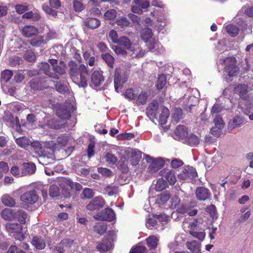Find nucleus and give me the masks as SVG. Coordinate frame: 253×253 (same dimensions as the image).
Returning <instances> with one entry per match:
<instances>
[{
  "label": "nucleus",
  "mask_w": 253,
  "mask_h": 253,
  "mask_svg": "<svg viewBox=\"0 0 253 253\" xmlns=\"http://www.w3.org/2000/svg\"><path fill=\"white\" fill-rule=\"evenodd\" d=\"M117 12L115 10L111 9L106 11L104 14V18L106 20H113L116 18Z\"/></svg>",
  "instance_id": "8fccbe9b"
},
{
  "label": "nucleus",
  "mask_w": 253,
  "mask_h": 253,
  "mask_svg": "<svg viewBox=\"0 0 253 253\" xmlns=\"http://www.w3.org/2000/svg\"><path fill=\"white\" fill-rule=\"evenodd\" d=\"M29 84L30 87L34 90H38L42 88L41 80L37 77L32 79L29 82Z\"/></svg>",
  "instance_id": "79ce46f5"
},
{
  "label": "nucleus",
  "mask_w": 253,
  "mask_h": 253,
  "mask_svg": "<svg viewBox=\"0 0 253 253\" xmlns=\"http://www.w3.org/2000/svg\"><path fill=\"white\" fill-rule=\"evenodd\" d=\"M197 226V220L189 224V233L194 237L202 241L205 237V233L203 231L198 232L196 229Z\"/></svg>",
  "instance_id": "4468645a"
},
{
  "label": "nucleus",
  "mask_w": 253,
  "mask_h": 253,
  "mask_svg": "<svg viewBox=\"0 0 253 253\" xmlns=\"http://www.w3.org/2000/svg\"><path fill=\"white\" fill-rule=\"evenodd\" d=\"M73 8L76 12H80L84 9V6L80 0H74L73 2Z\"/></svg>",
  "instance_id": "052dcab7"
},
{
  "label": "nucleus",
  "mask_w": 253,
  "mask_h": 253,
  "mask_svg": "<svg viewBox=\"0 0 253 253\" xmlns=\"http://www.w3.org/2000/svg\"><path fill=\"white\" fill-rule=\"evenodd\" d=\"M169 115V111L168 108L165 107L161 108V113L159 117V123L161 125L166 124L167 119Z\"/></svg>",
  "instance_id": "c85d7f7f"
},
{
  "label": "nucleus",
  "mask_w": 253,
  "mask_h": 253,
  "mask_svg": "<svg viewBox=\"0 0 253 253\" xmlns=\"http://www.w3.org/2000/svg\"><path fill=\"white\" fill-rule=\"evenodd\" d=\"M147 162L150 164L148 168V170L152 173L158 171L164 165L165 162L162 158L154 159L152 157L147 155L146 157Z\"/></svg>",
  "instance_id": "423d86ee"
},
{
  "label": "nucleus",
  "mask_w": 253,
  "mask_h": 253,
  "mask_svg": "<svg viewBox=\"0 0 253 253\" xmlns=\"http://www.w3.org/2000/svg\"><path fill=\"white\" fill-rule=\"evenodd\" d=\"M106 230L107 225L105 223H99L94 227L95 231L100 235L104 234Z\"/></svg>",
  "instance_id": "13d9d810"
},
{
  "label": "nucleus",
  "mask_w": 253,
  "mask_h": 253,
  "mask_svg": "<svg viewBox=\"0 0 253 253\" xmlns=\"http://www.w3.org/2000/svg\"><path fill=\"white\" fill-rule=\"evenodd\" d=\"M39 68L40 72H43L45 75L55 79L58 80L59 79L58 75L50 72V66L47 63L42 62L40 63L39 65Z\"/></svg>",
  "instance_id": "f3484780"
},
{
  "label": "nucleus",
  "mask_w": 253,
  "mask_h": 253,
  "mask_svg": "<svg viewBox=\"0 0 253 253\" xmlns=\"http://www.w3.org/2000/svg\"><path fill=\"white\" fill-rule=\"evenodd\" d=\"M9 171V167L8 164L4 162H0V179H1L3 176V173H5Z\"/></svg>",
  "instance_id": "e2e57ef3"
},
{
  "label": "nucleus",
  "mask_w": 253,
  "mask_h": 253,
  "mask_svg": "<svg viewBox=\"0 0 253 253\" xmlns=\"http://www.w3.org/2000/svg\"><path fill=\"white\" fill-rule=\"evenodd\" d=\"M146 250L145 247L142 246H137L132 248L129 253H144Z\"/></svg>",
  "instance_id": "774afa93"
},
{
  "label": "nucleus",
  "mask_w": 253,
  "mask_h": 253,
  "mask_svg": "<svg viewBox=\"0 0 253 253\" xmlns=\"http://www.w3.org/2000/svg\"><path fill=\"white\" fill-rule=\"evenodd\" d=\"M36 166L31 163H24L21 169L22 175H31L35 172Z\"/></svg>",
  "instance_id": "412c9836"
},
{
  "label": "nucleus",
  "mask_w": 253,
  "mask_h": 253,
  "mask_svg": "<svg viewBox=\"0 0 253 253\" xmlns=\"http://www.w3.org/2000/svg\"><path fill=\"white\" fill-rule=\"evenodd\" d=\"M111 246V241L108 239H105L98 244L97 249L99 251L106 252L110 249Z\"/></svg>",
  "instance_id": "f704fd0d"
},
{
  "label": "nucleus",
  "mask_w": 253,
  "mask_h": 253,
  "mask_svg": "<svg viewBox=\"0 0 253 253\" xmlns=\"http://www.w3.org/2000/svg\"><path fill=\"white\" fill-rule=\"evenodd\" d=\"M133 2L135 4L138 5L141 9H145L149 6V2L146 0H134Z\"/></svg>",
  "instance_id": "0e129e2a"
},
{
  "label": "nucleus",
  "mask_w": 253,
  "mask_h": 253,
  "mask_svg": "<svg viewBox=\"0 0 253 253\" xmlns=\"http://www.w3.org/2000/svg\"><path fill=\"white\" fill-rule=\"evenodd\" d=\"M58 182L62 189V193L65 198L71 196V191L74 188V182L71 179L66 177H61L58 179Z\"/></svg>",
  "instance_id": "20e7f679"
},
{
  "label": "nucleus",
  "mask_w": 253,
  "mask_h": 253,
  "mask_svg": "<svg viewBox=\"0 0 253 253\" xmlns=\"http://www.w3.org/2000/svg\"><path fill=\"white\" fill-rule=\"evenodd\" d=\"M248 85L245 84H239L234 88V92L239 95L242 99L246 100L248 99Z\"/></svg>",
  "instance_id": "f8f14e48"
},
{
  "label": "nucleus",
  "mask_w": 253,
  "mask_h": 253,
  "mask_svg": "<svg viewBox=\"0 0 253 253\" xmlns=\"http://www.w3.org/2000/svg\"><path fill=\"white\" fill-rule=\"evenodd\" d=\"M117 43L118 44L119 46H123L128 50L132 45L130 40L126 36H122L119 38V40Z\"/></svg>",
  "instance_id": "e433bc0d"
},
{
  "label": "nucleus",
  "mask_w": 253,
  "mask_h": 253,
  "mask_svg": "<svg viewBox=\"0 0 253 253\" xmlns=\"http://www.w3.org/2000/svg\"><path fill=\"white\" fill-rule=\"evenodd\" d=\"M116 24L122 28L128 26L129 24L128 20L125 17H119L116 21Z\"/></svg>",
  "instance_id": "3c124183"
},
{
  "label": "nucleus",
  "mask_w": 253,
  "mask_h": 253,
  "mask_svg": "<svg viewBox=\"0 0 253 253\" xmlns=\"http://www.w3.org/2000/svg\"><path fill=\"white\" fill-rule=\"evenodd\" d=\"M66 123L64 121H59L53 118L47 121L45 125L49 128L59 129L64 127Z\"/></svg>",
  "instance_id": "aec40b11"
},
{
  "label": "nucleus",
  "mask_w": 253,
  "mask_h": 253,
  "mask_svg": "<svg viewBox=\"0 0 253 253\" xmlns=\"http://www.w3.org/2000/svg\"><path fill=\"white\" fill-rule=\"evenodd\" d=\"M69 67V75L70 78L73 82H78L79 78L77 77V74H80L83 75V74L85 72V68L86 67L83 65H78L75 61H70L68 63Z\"/></svg>",
  "instance_id": "f257e3e1"
},
{
  "label": "nucleus",
  "mask_w": 253,
  "mask_h": 253,
  "mask_svg": "<svg viewBox=\"0 0 253 253\" xmlns=\"http://www.w3.org/2000/svg\"><path fill=\"white\" fill-rule=\"evenodd\" d=\"M30 43L34 46H40L44 43L43 37L42 36H37L29 41Z\"/></svg>",
  "instance_id": "09e8293b"
},
{
  "label": "nucleus",
  "mask_w": 253,
  "mask_h": 253,
  "mask_svg": "<svg viewBox=\"0 0 253 253\" xmlns=\"http://www.w3.org/2000/svg\"><path fill=\"white\" fill-rule=\"evenodd\" d=\"M153 33L152 30L149 28L143 29L141 31V37L145 41L147 42L152 38Z\"/></svg>",
  "instance_id": "c9c22d12"
},
{
  "label": "nucleus",
  "mask_w": 253,
  "mask_h": 253,
  "mask_svg": "<svg viewBox=\"0 0 253 253\" xmlns=\"http://www.w3.org/2000/svg\"><path fill=\"white\" fill-rule=\"evenodd\" d=\"M104 80L102 72L95 70L91 76V85L98 86L103 82Z\"/></svg>",
  "instance_id": "2eb2a0df"
},
{
  "label": "nucleus",
  "mask_w": 253,
  "mask_h": 253,
  "mask_svg": "<svg viewBox=\"0 0 253 253\" xmlns=\"http://www.w3.org/2000/svg\"><path fill=\"white\" fill-rule=\"evenodd\" d=\"M101 56L108 66L112 68L114 63V58L109 53L102 54Z\"/></svg>",
  "instance_id": "49530a36"
},
{
  "label": "nucleus",
  "mask_w": 253,
  "mask_h": 253,
  "mask_svg": "<svg viewBox=\"0 0 253 253\" xmlns=\"http://www.w3.org/2000/svg\"><path fill=\"white\" fill-rule=\"evenodd\" d=\"M166 77L165 75H160L157 80L156 86L159 90L162 89L165 86L166 83Z\"/></svg>",
  "instance_id": "a18cd8bd"
},
{
  "label": "nucleus",
  "mask_w": 253,
  "mask_h": 253,
  "mask_svg": "<svg viewBox=\"0 0 253 253\" xmlns=\"http://www.w3.org/2000/svg\"><path fill=\"white\" fill-rule=\"evenodd\" d=\"M196 207L197 203L195 201H191L185 203H182L180 206L177 207L176 211L177 212L181 214L187 213L190 216H194L198 212Z\"/></svg>",
  "instance_id": "7ed1b4c3"
},
{
  "label": "nucleus",
  "mask_w": 253,
  "mask_h": 253,
  "mask_svg": "<svg viewBox=\"0 0 253 253\" xmlns=\"http://www.w3.org/2000/svg\"><path fill=\"white\" fill-rule=\"evenodd\" d=\"M94 218L100 220L112 221L115 217L114 211L110 208H106L102 212L94 216Z\"/></svg>",
  "instance_id": "1a4fd4ad"
},
{
  "label": "nucleus",
  "mask_w": 253,
  "mask_h": 253,
  "mask_svg": "<svg viewBox=\"0 0 253 253\" xmlns=\"http://www.w3.org/2000/svg\"><path fill=\"white\" fill-rule=\"evenodd\" d=\"M141 159V152L139 150H133L131 152L130 162L133 166L137 165Z\"/></svg>",
  "instance_id": "7c9ffc66"
},
{
  "label": "nucleus",
  "mask_w": 253,
  "mask_h": 253,
  "mask_svg": "<svg viewBox=\"0 0 253 253\" xmlns=\"http://www.w3.org/2000/svg\"><path fill=\"white\" fill-rule=\"evenodd\" d=\"M195 194L197 199L199 201H205L208 199L210 196L209 190L204 187L197 188Z\"/></svg>",
  "instance_id": "6ab92c4d"
},
{
  "label": "nucleus",
  "mask_w": 253,
  "mask_h": 253,
  "mask_svg": "<svg viewBox=\"0 0 253 253\" xmlns=\"http://www.w3.org/2000/svg\"><path fill=\"white\" fill-rule=\"evenodd\" d=\"M106 161L110 165L115 164L117 161V158L113 154L110 153H107L104 156Z\"/></svg>",
  "instance_id": "5fc2aeb1"
},
{
  "label": "nucleus",
  "mask_w": 253,
  "mask_h": 253,
  "mask_svg": "<svg viewBox=\"0 0 253 253\" xmlns=\"http://www.w3.org/2000/svg\"><path fill=\"white\" fill-rule=\"evenodd\" d=\"M128 50L132 52L131 55L137 58L142 57L145 54V51L138 44H132Z\"/></svg>",
  "instance_id": "5701e85b"
},
{
  "label": "nucleus",
  "mask_w": 253,
  "mask_h": 253,
  "mask_svg": "<svg viewBox=\"0 0 253 253\" xmlns=\"http://www.w3.org/2000/svg\"><path fill=\"white\" fill-rule=\"evenodd\" d=\"M79 81L77 82H74L79 87L85 88L87 86L88 70L87 67L85 68V72L83 74V76L79 73L77 74Z\"/></svg>",
  "instance_id": "393cba45"
},
{
  "label": "nucleus",
  "mask_w": 253,
  "mask_h": 253,
  "mask_svg": "<svg viewBox=\"0 0 253 253\" xmlns=\"http://www.w3.org/2000/svg\"><path fill=\"white\" fill-rule=\"evenodd\" d=\"M22 34L26 38H30L36 36L39 33L37 28L32 25H26L21 30Z\"/></svg>",
  "instance_id": "a211bd4d"
},
{
  "label": "nucleus",
  "mask_w": 253,
  "mask_h": 253,
  "mask_svg": "<svg viewBox=\"0 0 253 253\" xmlns=\"http://www.w3.org/2000/svg\"><path fill=\"white\" fill-rule=\"evenodd\" d=\"M18 223H7L6 224V229L8 232L20 233L22 232L23 227Z\"/></svg>",
  "instance_id": "2f4dec72"
},
{
  "label": "nucleus",
  "mask_w": 253,
  "mask_h": 253,
  "mask_svg": "<svg viewBox=\"0 0 253 253\" xmlns=\"http://www.w3.org/2000/svg\"><path fill=\"white\" fill-rule=\"evenodd\" d=\"M206 211L209 213L211 216L212 218H216V211L215 206L213 205H211L206 208Z\"/></svg>",
  "instance_id": "69168bd1"
},
{
  "label": "nucleus",
  "mask_w": 253,
  "mask_h": 253,
  "mask_svg": "<svg viewBox=\"0 0 253 253\" xmlns=\"http://www.w3.org/2000/svg\"><path fill=\"white\" fill-rule=\"evenodd\" d=\"M105 204L104 200L101 197H95L86 205V209L90 211L97 210L103 207Z\"/></svg>",
  "instance_id": "9b49d317"
},
{
  "label": "nucleus",
  "mask_w": 253,
  "mask_h": 253,
  "mask_svg": "<svg viewBox=\"0 0 253 253\" xmlns=\"http://www.w3.org/2000/svg\"><path fill=\"white\" fill-rule=\"evenodd\" d=\"M197 176L195 169L189 166H186L178 175V178L182 180L191 181Z\"/></svg>",
  "instance_id": "39448f33"
},
{
  "label": "nucleus",
  "mask_w": 253,
  "mask_h": 253,
  "mask_svg": "<svg viewBox=\"0 0 253 253\" xmlns=\"http://www.w3.org/2000/svg\"><path fill=\"white\" fill-rule=\"evenodd\" d=\"M56 89L59 92L62 93H66L68 91V88L67 86L61 82H56L54 83Z\"/></svg>",
  "instance_id": "603ef678"
},
{
  "label": "nucleus",
  "mask_w": 253,
  "mask_h": 253,
  "mask_svg": "<svg viewBox=\"0 0 253 253\" xmlns=\"http://www.w3.org/2000/svg\"><path fill=\"white\" fill-rule=\"evenodd\" d=\"M214 126L211 129V134L215 137H219L221 133V117L220 115H216L213 120Z\"/></svg>",
  "instance_id": "ddd939ff"
},
{
  "label": "nucleus",
  "mask_w": 253,
  "mask_h": 253,
  "mask_svg": "<svg viewBox=\"0 0 253 253\" xmlns=\"http://www.w3.org/2000/svg\"><path fill=\"white\" fill-rule=\"evenodd\" d=\"M174 134L179 138L185 137L187 134L186 126L183 125H178L174 131Z\"/></svg>",
  "instance_id": "4c0bfd02"
},
{
  "label": "nucleus",
  "mask_w": 253,
  "mask_h": 253,
  "mask_svg": "<svg viewBox=\"0 0 253 253\" xmlns=\"http://www.w3.org/2000/svg\"><path fill=\"white\" fill-rule=\"evenodd\" d=\"M225 28L227 33L233 37H236L239 32L238 27L233 24L228 25Z\"/></svg>",
  "instance_id": "58836bf2"
},
{
  "label": "nucleus",
  "mask_w": 253,
  "mask_h": 253,
  "mask_svg": "<svg viewBox=\"0 0 253 253\" xmlns=\"http://www.w3.org/2000/svg\"><path fill=\"white\" fill-rule=\"evenodd\" d=\"M42 9L47 14L53 17H56L57 15V12L54 9V8L49 7L46 4L42 5Z\"/></svg>",
  "instance_id": "de8ad7c7"
},
{
  "label": "nucleus",
  "mask_w": 253,
  "mask_h": 253,
  "mask_svg": "<svg viewBox=\"0 0 253 253\" xmlns=\"http://www.w3.org/2000/svg\"><path fill=\"white\" fill-rule=\"evenodd\" d=\"M160 175L164 177L170 185H174L176 182V178L173 170L163 169L160 171Z\"/></svg>",
  "instance_id": "dca6fc26"
},
{
  "label": "nucleus",
  "mask_w": 253,
  "mask_h": 253,
  "mask_svg": "<svg viewBox=\"0 0 253 253\" xmlns=\"http://www.w3.org/2000/svg\"><path fill=\"white\" fill-rule=\"evenodd\" d=\"M20 200L25 205H33L38 201V196L35 190H30L22 194Z\"/></svg>",
  "instance_id": "6e6552de"
},
{
  "label": "nucleus",
  "mask_w": 253,
  "mask_h": 253,
  "mask_svg": "<svg viewBox=\"0 0 253 253\" xmlns=\"http://www.w3.org/2000/svg\"><path fill=\"white\" fill-rule=\"evenodd\" d=\"M113 49L115 53L120 57H125L127 55V51L126 50L119 45L113 46Z\"/></svg>",
  "instance_id": "864d4df0"
},
{
  "label": "nucleus",
  "mask_w": 253,
  "mask_h": 253,
  "mask_svg": "<svg viewBox=\"0 0 253 253\" xmlns=\"http://www.w3.org/2000/svg\"><path fill=\"white\" fill-rule=\"evenodd\" d=\"M182 110L180 108H175L172 116L173 121L178 123L182 118Z\"/></svg>",
  "instance_id": "c03bdc74"
},
{
  "label": "nucleus",
  "mask_w": 253,
  "mask_h": 253,
  "mask_svg": "<svg viewBox=\"0 0 253 253\" xmlns=\"http://www.w3.org/2000/svg\"><path fill=\"white\" fill-rule=\"evenodd\" d=\"M158 105L157 101H153L151 103L146 109L147 116L150 118H156Z\"/></svg>",
  "instance_id": "a878e982"
},
{
  "label": "nucleus",
  "mask_w": 253,
  "mask_h": 253,
  "mask_svg": "<svg viewBox=\"0 0 253 253\" xmlns=\"http://www.w3.org/2000/svg\"><path fill=\"white\" fill-rule=\"evenodd\" d=\"M127 77L125 74H122L121 70L116 68L114 74V86L116 91L119 92V88L123 86L124 84L127 80Z\"/></svg>",
  "instance_id": "0eeeda50"
},
{
  "label": "nucleus",
  "mask_w": 253,
  "mask_h": 253,
  "mask_svg": "<svg viewBox=\"0 0 253 253\" xmlns=\"http://www.w3.org/2000/svg\"><path fill=\"white\" fill-rule=\"evenodd\" d=\"M170 205L169 206L171 209H175L178 205H179L180 200L177 196H173L170 199Z\"/></svg>",
  "instance_id": "338daca9"
},
{
  "label": "nucleus",
  "mask_w": 253,
  "mask_h": 253,
  "mask_svg": "<svg viewBox=\"0 0 253 253\" xmlns=\"http://www.w3.org/2000/svg\"><path fill=\"white\" fill-rule=\"evenodd\" d=\"M73 241L69 239H65L62 240L57 246H52L50 249L53 252H58V253H64V248H70L73 244Z\"/></svg>",
  "instance_id": "9d476101"
},
{
  "label": "nucleus",
  "mask_w": 253,
  "mask_h": 253,
  "mask_svg": "<svg viewBox=\"0 0 253 253\" xmlns=\"http://www.w3.org/2000/svg\"><path fill=\"white\" fill-rule=\"evenodd\" d=\"M28 217L27 212L23 210H15L13 220H16L20 224H25Z\"/></svg>",
  "instance_id": "4be33fe9"
},
{
  "label": "nucleus",
  "mask_w": 253,
  "mask_h": 253,
  "mask_svg": "<svg viewBox=\"0 0 253 253\" xmlns=\"http://www.w3.org/2000/svg\"><path fill=\"white\" fill-rule=\"evenodd\" d=\"M60 189L58 186L52 184L49 188V195L51 197H57L60 195Z\"/></svg>",
  "instance_id": "37998d69"
},
{
  "label": "nucleus",
  "mask_w": 253,
  "mask_h": 253,
  "mask_svg": "<svg viewBox=\"0 0 253 253\" xmlns=\"http://www.w3.org/2000/svg\"><path fill=\"white\" fill-rule=\"evenodd\" d=\"M118 167L120 168L123 172H127L128 170L127 161L126 158H122L118 163Z\"/></svg>",
  "instance_id": "680f3d73"
},
{
  "label": "nucleus",
  "mask_w": 253,
  "mask_h": 253,
  "mask_svg": "<svg viewBox=\"0 0 253 253\" xmlns=\"http://www.w3.org/2000/svg\"><path fill=\"white\" fill-rule=\"evenodd\" d=\"M1 202L5 206L9 207H14L16 204L15 199L8 194L2 196Z\"/></svg>",
  "instance_id": "72a5a7b5"
},
{
  "label": "nucleus",
  "mask_w": 253,
  "mask_h": 253,
  "mask_svg": "<svg viewBox=\"0 0 253 253\" xmlns=\"http://www.w3.org/2000/svg\"><path fill=\"white\" fill-rule=\"evenodd\" d=\"M186 246L192 253H200L201 243L199 242L196 241L187 242Z\"/></svg>",
  "instance_id": "cd10ccee"
},
{
  "label": "nucleus",
  "mask_w": 253,
  "mask_h": 253,
  "mask_svg": "<svg viewBox=\"0 0 253 253\" xmlns=\"http://www.w3.org/2000/svg\"><path fill=\"white\" fill-rule=\"evenodd\" d=\"M84 23L86 26L92 29L97 28L101 24L100 21L96 18H87L84 21Z\"/></svg>",
  "instance_id": "bb28decb"
},
{
  "label": "nucleus",
  "mask_w": 253,
  "mask_h": 253,
  "mask_svg": "<svg viewBox=\"0 0 253 253\" xmlns=\"http://www.w3.org/2000/svg\"><path fill=\"white\" fill-rule=\"evenodd\" d=\"M12 72L10 70H4L1 74V82H7L12 76Z\"/></svg>",
  "instance_id": "6e6d98bb"
},
{
  "label": "nucleus",
  "mask_w": 253,
  "mask_h": 253,
  "mask_svg": "<svg viewBox=\"0 0 253 253\" xmlns=\"http://www.w3.org/2000/svg\"><path fill=\"white\" fill-rule=\"evenodd\" d=\"M56 114L61 120H63V121L69 119L71 116L69 111H68L64 106L58 107L56 110Z\"/></svg>",
  "instance_id": "b1692460"
},
{
  "label": "nucleus",
  "mask_w": 253,
  "mask_h": 253,
  "mask_svg": "<svg viewBox=\"0 0 253 253\" xmlns=\"http://www.w3.org/2000/svg\"><path fill=\"white\" fill-rule=\"evenodd\" d=\"M225 67L224 72L230 77L236 76L239 72V68L236 65V59L234 57H229L224 59L223 61Z\"/></svg>",
  "instance_id": "f03ea898"
},
{
  "label": "nucleus",
  "mask_w": 253,
  "mask_h": 253,
  "mask_svg": "<svg viewBox=\"0 0 253 253\" xmlns=\"http://www.w3.org/2000/svg\"><path fill=\"white\" fill-rule=\"evenodd\" d=\"M158 239L155 236H149L146 239V242L148 247L150 249H155L158 244Z\"/></svg>",
  "instance_id": "ea45409f"
},
{
  "label": "nucleus",
  "mask_w": 253,
  "mask_h": 253,
  "mask_svg": "<svg viewBox=\"0 0 253 253\" xmlns=\"http://www.w3.org/2000/svg\"><path fill=\"white\" fill-rule=\"evenodd\" d=\"M147 98V93L146 92H141L135 101L136 104L138 106L145 104L146 103Z\"/></svg>",
  "instance_id": "a19ab883"
},
{
  "label": "nucleus",
  "mask_w": 253,
  "mask_h": 253,
  "mask_svg": "<svg viewBox=\"0 0 253 253\" xmlns=\"http://www.w3.org/2000/svg\"><path fill=\"white\" fill-rule=\"evenodd\" d=\"M15 210L6 208L1 212V217L6 220H12L14 218Z\"/></svg>",
  "instance_id": "473e14b6"
},
{
  "label": "nucleus",
  "mask_w": 253,
  "mask_h": 253,
  "mask_svg": "<svg viewBox=\"0 0 253 253\" xmlns=\"http://www.w3.org/2000/svg\"><path fill=\"white\" fill-rule=\"evenodd\" d=\"M167 187V183L163 178H159L156 182L155 189L157 191H161Z\"/></svg>",
  "instance_id": "4d7b16f0"
},
{
  "label": "nucleus",
  "mask_w": 253,
  "mask_h": 253,
  "mask_svg": "<svg viewBox=\"0 0 253 253\" xmlns=\"http://www.w3.org/2000/svg\"><path fill=\"white\" fill-rule=\"evenodd\" d=\"M32 244L38 250H42L45 247L44 240L41 237H34L32 241Z\"/></svg>",
  "instance_id": "c756f323"
},
{
  "label": "nucleus",
  "mask_w": 253,
  "mask_h": 253,
  "mask_svg": "<svg viewBox=\"0 0 253 253\" xmlns=\"http://www.w3.org/2000/svg\"><path fill=\"white\" fill-rule=\"evenodd\" d=\"M16 143L21 147L25 148L29 145V140L26 137H22L16 139Z\"/></svg>",
  "instance_id": "bf43d9fd"
}]
</instances>
